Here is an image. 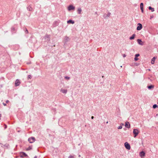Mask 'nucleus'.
Here are the masks:
<instances>
[{
  "mask_svg": "<svg viewBox=\"0 0 158 158\" xmlns=\"http://www.w3.org/2000/svg\"><path fill=\"white\" fill-rule=\"evenodd\" d=\"M139 132V131L138 129H134L133 133L134 135V137L135 138L138 135Z\"/></svg>",
  "mask_w": 158,
  "mask_h": 158,
  "instance_id": "1",
  "label": "nucleus"
},
{
  "mask_svg": "<svg viewBox=\"0 0 158 158\" xmlns=\"http://www.w3.org/2000/svg\"><path fill=\"white\" fill-rule=\"evenodd\" d=\"M28 141L30 143H32L35 141V139L34 137H31L28 139Z\"/></svg>",
  "mask_w": 158,
  "mask_h": 158,
  "instance_id": "2",
  "label": "nucleus"
},
{
  "mask_svg": "<svg viewBox=\"0 0 158 158\" xmlns=\"http://www.w3.org/2000/svg\"><path fill=\"white\" fill-rule=\"evenodd\" d=\"M125 146L126 149L128 150H130L131 148V147L130 144L127 142H125L124 144Z\"/></svg>",
  "mask_w": 158,
  "mask_h": 158,
  "instance_id": "3",
  "label": "nucleus"
},
{
  "mask_svg": "<svg viewBox=\"0 0 158 158\" xmlns=\"http://www.w3.org/2000/svg\"><path fill=\"white\" fill-rule=\"evenodd\" d=\"M138 26L137 28V30H141L142 28V25L140 23H138Z\"/></svg>",
  "mask_w": 158,
  "mask_h": 158,
  "instance_id": "4",
  "label": "nucleus"
},
{
  "mask_svg": "<svg viewBox=\"0 0 158 158\" xmlns=\"http://www.w3.org/2000/svg\"><path fill=\"white\" fill-rule=\"evenodd\" d=\"M75 8V7L72 5H69L68 7V10H74Z\"/></svg>",
  "mask_w": 158,
  "mask_h": 158,
  "instance_id": "5",
  "label": "nucleus"
},
{
  "mask_svg": "<svg viewBox=\"0 0 158 158\" xmlns=\"http://www.w3.org/2000/svg\"><path fill=\"white\" fill-rule=\"evenodd\" d=\"M125 126L126 127L129 128H130V125L128 122H126L125 123Z\"/></svg>",
  "mask_w": 158,
  "mask_h": 158,
  "instance_id": "6",
  "label": "nucleus"
},
{
  "mask_svg": "<svg viewBox=\"0 0 158 158\" xmlns=\"http://www.w3.org/2000/svg\"><path fill=\"white\" fill-rule=\"evenodd\" d=\"M137 41V42H138V43L139 44H140V45H143V42L141 41V40H140V39H138Z\"/></svg>",
  "mask_w": 158,
  "mask_h": 158,
  "instance_id": "7",
  "label": "nucleus"
},
{
  "mask_svg": "<svg viewBox=\"0 0 158 158\" xmlns=\"http://www.w3.org/2000/svg\"><path fill=\"white\" fill-rule=\"evenodd\" d=\"M140 9L141 10L142 12V13H143V3H140Z\"/></svg>",
  "mask_w": 158,
  "mask_h": 158,
  "instance_id": "8",
  "label": "nucleus"
},
{
  "mask_svg": "<svg viewBox=\"0 0 158 158\" xmlns=\"http://www.w3.org/2000/svg\"><path fill=\"white\" fill-rule=\"evenodd\" d=\"M20 83V82L19 81V80L18 79H17L16 80L15 82V86H18L19 85Z\"/></svg>",
  "mask_w": 158,
  "mask_h": 158,
  "instance_id": "9",
  "label": "nucleus"
},
{
  "mask_svg": "<svg viewBox=\"0 0 158 158\" xmlns=\"http://www.w3.org/2000/svg\"><path fill=\"white\" fill-rule=\"evenodd\" d=\"M61 92L64 94H66L67 90V89H61L60 90Z\"/></svg>",
  "mask_w": 158,
  "mask_h": 158,
  "instance_id": "10",
  "label": "nucleus"
},
{
  "mask_svg": "<svg viewBox=\"0 0 158 158\" xmlns=\"http://www.w3.org/2000/svg\"><path fill=\"white\" fill-rule=\"evenodd\" d=\"M145 155V153L143 151H142L140 153V156L141 157H142L143 156H144Z\"/></svg>",
  "mask_w": 158,
  "mask_h": 158,
  "instance_id": "11",
  "label": "nucleus"
},
{
  "mask_svg": "<svg viewBox=\"0 0 158 158\" xmlns=\"http://www.w3.org/2000/svg\"><path fill=\"white\" fill-rule=\"evenodd\" d=\"M156 57H154L152 59L151 61V63L152 64H153L154 63L155 61V60L156 59Z\"/></svg>",
  "mask_w": 158,
  "mask_h": 158,
  "instance_id": "12",
  "label": "nucleus"
},
{
  "mask_svg": "<svg viewBox=\"0 0 158 158\" xmlns=\"http://www.w3.org/2000/svg\"><path fill=\"white\" fill-rule=\"evenodd\" d=\"M27 156L25 153L24 152H22L21 154V157H23L24 156Z\"/></svg>",
  "mask_w": 158,
  "mask_h": 158,
  "instance_id": "13",
  "label": "nucleus"
},
{
  "mask_svg": "<svg viewBox=\"0 0 158 158\" xmlns=\"http://www.w3.org/2000/svg\"><path fill=\"white\" fill-rule=\"evenodd\" d=\"M67 23L68 24L70 23H72V24H73L74 23V21H72V20H68L67 21Z\"/></svg>",
  "mask_w": 158,
  "mask_h": 158,
  "instance_id": "14",
  "label": "nucleus"
},
{
  "mask_svg": "<svg viewBox=\"0 0 158 158\" xmlns=\"http://www.w3.org/2000/svg\"><path fill=\"white\" fill-rule=\"evenodd\" d=\"M135 36V34H133L132 35V36L130 38V39L131 40H133V39H134Z\"/></svg>",
  "mask_w": 158,
  "mask_h": 158,
  "instance_id": "15",
  "label": "nucleus"
},
{
  "mask_svg": "<svg viewBox=\"0 0 158 158\" xmlns=\"http://www.w3.org/2000/svg\"><path fill=\"white\" fill-rule=\"evenodd\" d=\"M81 8H78L77 10L78 13L79 14H81Z\"/></svg>",
  "mask_w": 158,
  "mask_h": 158,
  "instance_id": "16",
  "label": "nucleus"
},
{
  "mask_svg": "<svg viewBox=\"0 0 158 158\" xmlns=\"http://www.w3.org/2000/svg\"><path fill=\"white\" fill-rule=\"evenodd\" d=\"M148 9H149V10H151L152 12H153V11H154V8H152L151 6H149L148 7Z\"/></svg>",
  "mask_w": 158,
  "mask_h": 158,
  "instance_id": "17",
  "label": "nucleus"
},
{
  "mask_svg": "<svg viewBox=\"0 0 158 158\" xmlns=\"http://www.w3.org/2000/svg\"><path fill=\"white\" fill-rule=\"evenodd\" d=\"M154 87V86L152 85H151L150 86H149L148 87V88L149 89H151L153 88Z\"/></svg>",
  "mask_w": 158,
  "mask_h": 158,
  "instance_id": "18",
  "label": "nucleus"
},
{
  "mask_svg": "<svg viewBox=\"0 0 158 158\" xmlns=\"http://www.w3.org/2000/svg\"><path fill=\"white\" fill-rule=\"evenodd\" d=\"M31 149H32V148L31 147H29L28 148L26 149V150L28 151V150H31Z\"/></svg>",
  "mask_w": 158,
  "mask_h": 158,
  "instance_id": "19",
  "label": "nucleus"
},
{
  "mask_svg": "<svg viewBox=\"0 0 158 158\" xmlns=\"http://www.w3.org/2000/svg\"><path fill=\"white\" fill-rule=\"evenodd\" d=\"M157 107V106L156 104H155L153 106V108L154 109L156 108Z\"/></svg>",
  "mask_w": 158,
  "mask_h": 158,
  "instance_id": "20",
  "label": "nucleus"
},
{
  "mask_svg": "<svg viewBox=\"0 0 158 158\" xmlns=\"http://www.w3.org/2000/svg\"><path fill=\"white\" fill-rule=\"evenodd\" d=\"M31 76L30 75H29L27 77L28 79H31Z\"/></svg>",
  "mask_w": 158,
  "mask_h": 158,
  "instance_id": "21",
  "label": "nucleus"
},
{
  "mask_svg": "<svg viewBox=\"0 0 158 158\" xmlns=\"http://www.w3.org/2000/svg\"><path fill=\"white\" fill-rule=\"evenodd\" d=\"M122 128V126H120L118 127V129H121Z\"/></svg>",
  "mask_w": 158,
  "mask_h": 158,
  "instance_id": "22",
  "label": "nucleus"
},
{
  "mask_svg": "<svg viewBox=\"0 0 158 158\" xmlns=\"http://www.w3.org/2000/svg\"><path fill=\"white\" fill-rule=\"evenodd\" d=\"M139 56V54H137L135 55V56L136 57H138Z\"/></svg>",
  "mask_w": 158,
  "mask_h": 158,
  "instance_id": "23",
  "label": "nucleus"
},
{
  "mask_svg": "<svg viewBox=\"0 0 158 158\" xmlns=\"http://www.w3.org/2000/svg\"><path fill=\"white\" fill-rule=\"evenodd\" d=\"M134 60L135 61H137V60H138V58H137V57H135L134 58Z\"/></svg>",
  "mask_w": 158,
  "mask_h": 158,
  "instance_id": "24",
  "label": "nucleus"
},
{
  "mask_svg": "<svg viewBox=\"0 0 158 158\" xmlns=\"http://www.w3.org/2000/svg\"><path fill=\"white\" fill-rule=\"evenodd\" d=\"M110 13H108L107 14V17H109L110 16Z\"/></svg>",
  "mask_w": 158,
  "mask_h": 158,
  "instance_id": "25",
  "label": "nucleus"
},
{
  "mask_svg": "<svg viewBox=\"0 0 158 158\" xmlns=\"http://www.w3.org/2000/svg\"><path fill=\"white\" fill-rule=\"evenodd\" d=\"M65 78L67 79H69L70 78L69 77H65Z\"/></svg>",
  "mask_w": 158,
  "mask_h": 158,
  "instance_id": "26",
  "label": "nucleus"
},
{
  "mask_svg": "<svg viewBox=\"0 0 158 158\" xmlns=\"http://www.w3.org/2000/svg\"><path fill=\"white\" fill-rule=\"evenodd\" d=\"M25 32L27 34L28 33V30L26 29V31Z\"/></svg>",
  "mask_w": 158,
  "mask_h": 158,
  "instance_id": "27",
  "label": "nucleus"
},
{
  "mask_svg": "<svg viewBox=\"0 0 158 158\" xmlns=\"http://www.w3.org/2000/svg\"><path fill=\"white\" fill-rule=\"evenodd\" d=\"M126 55L125 54H123V57H125L126 56Z\"/></svg>",
  "mask_w": 158,
  "mask_h": 158,
  "instance_id": "28",
  "label": "nucleus"
},
{
  "mask_svg": "<svg viewBox=\"0 0 158 158\" xmlns=\"http://www.w3.org/2000/svg\"><path fill=\"white\" fill-rule=\"evenodd\" d=\"M69 158H74V157L72 156H70Z\"/></svg>",
  "mask_w": 158,
  "mask_h": 158,
  "instance_id": "29",
  "label": "nucleus"
},
{
  "mask_svg": "<svg viewBox=\"0 0 158 158\" xmlns=\"http://www.w3.org/2000/svg\"><path fill=\"white\" fill-rule=\"evenodd\" d=\"M3 104L4 106H6V104L4 103H3Z\"/></svg>",
  "mask_w": 158,
  "mask_h": 158,
  "instance_id": "30",
  "label": "nucleus"
},
{
  "mask_svg": "<svg viewBox=\"0 0 158 158\" xmlns=\"http://www.w3.org/2000/svg\"><path fill=\"white\" fill-rule=\"evenodd\" d=\"M9 102V101H8V100H6V103H8Z\"/></svg>",
  "mask_w": 158,
  "mask_h": 158,
  "instance_id": "31",
  "label": "nucleus"
},
{
  "mask_svg": "<svg viewBox=\"0 0 158 158\" xmlns=\"http://www.w3.org/2000/svg\"><path fill=\"white\" fill-rule=\"evenodd\" d=\"M94 118V116H92L91 117V118H92V119H93Z\"/></svg>",
  "mask_w": 158,
  "mask_h": 158,
  "instance_id": "32",
  "label": "nucleus"
},
{
  "mask_svg": "<svg viewBox=\"0 0 158 158\" xmlns=\"http://www.w3.org/2000/svg\"><path fill=\"white\" fill-rule=\"evenodd\" d=\"M106 123H108V121H107V122H106Z\"/></svg>",
  "mask_w": 158,
  "mask_h": 158,
  "instance_id": "33",
  "label": "nucleus"
}]
</instances>
